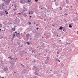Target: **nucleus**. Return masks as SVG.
Here are the masks:
<instances>
[{"label":"nucleus","instance_id":"nucleus-1","mask_svg":"<svg viewBox=\"0 0 78 78\" xmlns=\"http://www.w3.org/2000/svg\"><path fill=\"white\" fill-rule=\"evenodd\" d=\"M47 58L45 61V64H47V63L49 62V59H50V57H48V56H47Z\"/></svg>","mask_w":78,"mask_h":78},{"label":"nucleus","instance_id":"nucleus-2","mask_svg":"<svg viewBox=\"0 0 78 78\" xmlns=\"http://www.w3.org/2000/svg\"><path fill=\"white\" fill-rule=\"evenodd\" d=\"M5 4L6 5H7L8 6L9 5V3H10V2L8 0H6L5 1Z\"/></svg>","mask_w":78,"mask_h":78},{"label":"nucleus","instance_id":"nucleus-3","mask_svg":"<svg viewBox=\"0 0 78 78\" xmlns=\"http://www.w3.org/2000/svg\"><path fill=\"white\" fill-rule=\"evenodd\" d=\"M14 66V64L12 63L11 64V66L10 67V69H12L13 67Z\"/></svg>","mask_w":78,"mask_h":78},{"label":"nucleus","instance_id":"nucleus-4","mask_svg":"<svg viewBox=\"0 0 78 78\" xmlns=\"http://www.w3.org/2000/svg\"><path fill=\"white\" fill-rule=\"evenodd\" d=\"M5 15V12H1V13H0V16H4Z\"/></svg>","mask_w":78,"mask_h":78},{"label":"nucleus","instance_id":"nucleus-5","mask_svg":"<svg viewBox=\"0 0 78 78\" xmlns=\"http://www.w3.org/2000/svg\"><path fill=\"white\" fill-rule=\"evenodd\" d=\"M8 68H7V67H5V68H4L3 69V70L5 71H7V70H8Z\"/></svg>","mask_w":78,"mask_h":78},{"label":"nucleus","instance_id":"nucleus-6","mask_svg":"<svg viewBox=\"0 0 78 78\" xmlns=\"http://www.w3.org/2000/svg\"><path fill=\"white\" fill-rule=\"evenodd\" d=\"M15 20L16 21V22H19L20 21V20L19 19H15Z\"/></svg>","mask_w":78,"mask_h":78},{"label":"nucleus","instance_id":"nucleus-7","mask_svg":"<svg viewBox=\"0 0 78 78\" xmlns=\"http://www.w3.org/2000/svg\"><path fill=\"white\" fill-rule=\"evenodd\" d=\"M42 45H41V47H43V48H45V46H44V43H42Z\"/></svg>","mask_w":78,"mask_h":78},{"label":"nucleus","instance_id":"nucleus-8","mask_svg":"<svg viewBox=\"0 0 78 78\" xmlns=\"http://www.w3.org/2000/svg\"><path fill=\"white\" fill-rule=\"evenodd\" d=\"M11 30H12V31H16V28H15L14 27H13L12 28Z\"/></svg>","mask_w":78,"mask_h":78},{"label":"nucleus","instance_id":"nucleus-9","mask_svg":"<svg viewBox=\"0 0 78 78\" xmlns=\"http://www.w3.org/2000/svg\"><path fill=\"white\" fill-rule=\"evenodd\" d=\"M59 29H60V30H62V29H63V27H62V26H61L59 28Z\"/></svg>","mask_w":78,"mask_h":78},{"label":"nucleus","instance_id":"nucleus-10","mask_svg":"<svg viewBox=\"0 0 78 78\" xmlns=\"http://www.w3.org/2000/svg\"><path fill=\"white\" fill-rule=\"evenodd\" d=\"M2 8H3V6H5V4L4 3H2Z\"/></svg>","mask_w":78,"mask_h":78},{"label":"nucleus","instance_id":"nucleus-11","mask_svg":"<svg viewBox=\"0 0 78 78\" xmlns=\"http://www.w3.org/2000/svg\"><path fill=\"white\" fill-rule=\"evenodd\" d=\"M66 29H67V27H63V29L64 30H66Z\"/></svg>","mask_w":78,"mask_h":78},{"label":"nucleus","instance_id":"nucleus-12","mask_svg":"<svg viewBox=\"0 0 78 78\" xmlns=\"http://www.w3.org/2000/svg\"><path fill=\"white\" fill-rule=\"evenodd\" d=\"M23 2H24V0H20V2L21 3H22Z\"/></svg>","mask_w":78,"mask_h":78},{"label":"nucleus","instance_id":"nucleus-13","mask_svg":"<svg viewBox=\"0 0 78 78\" xmlns=\"http://www.w3.org/2000/svg\"><path fill=\"white\" fill-rule=\"evenodd\" d=\"M59 8L60 10H62V9L63 8V7H59Z\"/></svg>","mask_w":78,"mask_h":78},{"label":"nucleus","instance_id":"nucleus-14","mask_svg":"<svg viewBox=\"0 0 78 78\" xmlns=\"http://www.w3.org/2000/svg\"><path fill=\"white\" fill-rule=\"evenodd\" d=\"M23 16H24V17H27V14L24 13L23 14Z\"/></svg>","mask_w":78,"mask_h":78},{"label":"nucleus","instance_id":"nucleus-15","mask_svg":"<svg viewBox=\"0 0 78 78\" xmlns=\"http://www.w3.org/2000/svg\"><path fill=\"white\" fill-rule=\"evenodd\" d=\"M69 28H72V25H71V24H69Z\"/></svg>","mask_w":78,"mask_h":78},{"label":"nucleus","instance_id":"nucleus-16","mask_svg":"<svg viewBox=\"0 0 78 78\" xmlns=\"http://www.w3.org/2000/svg\"><path fill=\"white\" fill-rule=\"evenodd\" d=\"M29 36H30V34H26V37H29Z\"/></svg>","mask_w":78,"mask_h":78},{"label":"nucleus","instance_id":"nucleus-17","mask_svg":"<svg viewBox=\"0 0 78 78\" xmlns=\"http://www.w3.org/2000/svg\"><path fill=\"white\" fill-rule=\"evenodd\" d=\"M26 43H27V44L28 45L30 44V42H27Z\"/></svg>","mask_w":78,"mask_h":78},{"label":"nucleus","instance_id":"nucleus-18","mask_svg":"<svg viewBox=\"0 0 78 78\" xmlns=\"http://www.w3.org/2000/svg\"><path fill=\"white\" fill-rule=\"evenodd\" d=\"M66 2L67 4H69V1L66 0Z\"/></svg>","mask_w":78,"mask_h":78},{"label":"nucleus","instance_id":"nucleus-19","mask_svg":"<svg viewBox=\"0 0 78 78\" xmlns=\"http://www.w3.org/2000/svg\"><path fill=\"white\" fill-rule=\"evenodd\" d=\"M36 30H34V31H33V33H36Z\"/></svg>","mask_w":78,"mask_h":78},{"label":"nucleus","instance_id":"nucleus-20","mask_svg":"<svg viewBox=\"0 0 78 78\" xmlns=\"http://www.w3.org/2000/svg\"><path fill=\"white\" fill-rule=\"evenodd\" d=\"M13 31H12V30H11L10 31L11 34H12V32H13Z\"/></svg>","mask_w":78,"mask_h":78},{"label":"nucleus","instance_id":"nucleus-21","mask_svg":"<svg viewBox=\"0 0 78 78\" xmlns=\"http://www.w3.org/2000/svg\"><path fill=\"white\" fill-rule=\"evenodd\" d=\"M35 74L36 75H38V73H36V72H35Z\"/></svg>","mask_w":78,"mask_h":78},{"label":"nucleus","instance_id":"nucleus-22","mask_svg":"<svg viewBox=\"0 0 78 78\" xmlns=\"http://www.w3.org/2000/svg\"><path fill=\"white\" fill-rule=\"evenodd\" d=\"M27 0V3H28V2H29V3H30V1H31V0Z\"/></svg>","mask_w":78,"mask_h":78},{"label":"nucleus","instance_id":"nucleus-23","mask_svg":"<svg viewBox=\"0 0 78 78\" xmlns=\"http://www.w3.org/2000/svg\"><path fill=\"white\" fill-rule=\"evenodd\" d=\"M57 55H59V51H57Z\"/></svg>","mask_w":78,"mask_h":78},{"label":"nucleus","instance_id":"nucleus-24","mask_svg":"<svg viewBox=\"0 0 78 78\" xmlns=\"http://www.w3.org/2000/svg\"><path fill=\"white\" fill-rule=\"evenodd\" d=\"M17 34L18 35V36H20V33H18Z\"/></svg>","mask_w":78,"mask_h":78},{"label":"nucleus","instance_id":"nucleus-25","mask_svg":"<svg viewBox=\"0 0 78 78\" xmlns=\"http://www.w3.org/2000/svg\"><path fill=\"white\" fill-rule=\"evenodd\" d=\"M1 27H2V24H0V28H1Z\"/></svg>","mask_w":78,"mask_h":78},{"label":"nucleus","instance_id":"nucleus-26","mask_svg":"<svg viewBox=\"0 0 78 78\" xmlns=\"http://www.w3.org/2000/svg\"><path fill=\"white\" fill-rule=\"evenodd\" d=\"M47 69L48 70V69H50V67L49 66H48L47 68Z\"/></svg>","mask_w":78,"mask_h":78},{"label":"nucleus","instance_id":"nucleus-27","mask_svg":"<svg viewBox=\"0 0 78 78\" xmlns=\"http://www.w3.org/2000/svg\"><path fill=\"white\" fill-rule=\"evenodd\" d=\"M28 23H29V25H31V23L30 22H29Z\"/></svg>","mask_w":78,"mask_h":78},{"label":"nucleus","instance_id":"nucleus-28","mask_svg":"<svg viewBox=\"0 0 78 78\" xmlns=\"http://www.w3.org/2000/svg\"><path fill=\"white\" fill-rule=\"evenodd\" d=\"M63 31H64V32H66V30H64V29H63Z\"/></svg>","mask_w":78,"mask_h":78},{"label":"nucleus","instance_id":"nucleus-29","mask_svg":"<svg viewBox=\"0 0 78 78\" xmlns=\"http://www.w3.org/2000/svg\"><path fill=\"white\" fill-rule=\"evenodd\" d=\"M21 13L22 14H23V13H24V12L23 11H22Z\"/></svg>","mask_w":78,"mask_h":78},{"label":"nucleus","instance_id":"nucleus-30","mask_svg":"<svg viewBox=\"0 0 78 78\" xmlns=\"http://www.w3.org/2000/svg\"><path fill=\"white\" fill-rule=\"evenodd\" d=\"M33 67H34V69H36V67L35 66H33Z\"/></svg>","mask_w":78,"mask_h":78},{"label":"nucleus","instance_id":"nucleus-31","mask_svg":"<svg viewBox=\"0 0 78 78\" xmlns=\"http://www.w3.org/2000/svg\"><path fill=\"white\" fill-rule=\"evenodd\" d=\"M38 29H39V28H38V27H37L36 29V30H38Z\"/></svg>","mask_w":78,"mask_h":78},{"label":"nucleus","instance_id":"nucleus-32","mask_svg":"<svg viewBox=\"0 0 78 78\" xmlns=\"http://www.w3.org/2000/svg\"><path fill=\"white\" fill-rule=\"evenodd\" d=\"M18 45H19L20 47V43H19Z\"/></svg>","mask_w":78,"mask_h":78},{"label":"nucleus","instance_id":"nucleus-33","mask_svg":"<svg viewBox=\"0 0 78 78\" xmlns=\"http://www.w3.org/2000/svg\"><path fill=\"white\" fill-rule=\"evenodd\" d=\"M34 24H36V22H35V21H34Z\"/></svg>","mask_w":78,"mask_h":78},{"label":"nucleus","instance_id":"nucleus-34","mask_svg":"<svg viewBox=\"0 0 78 78\" xmlns=\"http://www.w3.org/2000/svg\"><path fill=\"white\" fill-rule=\"evenodd\" d=\"M66 8H69V6H66Z\"/></svg>","mask_w":78,"mask_h":78},{"label":"nucleus","instance_id":"nucleus-35","mask_svg":"<svg viewBox=\"0 0 78 78\" xmlns=\"http://www.w3.org/2000/svg\"><path fill=\"white\" fill-rule=\"evenodd\" d=\"M11 39L12 40V41H14V39H13V38H11Z\"/></svg>","mask_w":78,"mask_h":78},{"label":"nucleus","instance_id":"nucleus-36","mask_svg":"<svg viewBox=\"0 0 78 78\" xmlns=\"http://www.w3.org/2000/svg\"><path fill=\"white\" fill-rule=\"evenodd\" d=\"M38 1V0H35V2H37Z\"/></svg>","mask_w":78,"mask_h":78},{"label":"nucleus","instance_id":"nucleus-37","mask_svg":"<svg viewBox=\"0 0 78 78\" xmlns=\"http://www.w3.org/2000/svg\"><path fill=\"white\" fill-rule=\"evenodd\" d=\"M7 12V10H5V13H6V12Z\"/></svg>","mask_w":78,"mask_h":78},{"label":"nucleus","instance_id":"nucleus-38","mask_svg":"<svg viewBox=\"0 0 78 78\" xmlns=\"http://www.w3.org/2000/svg\"><path fill=\"white\" fill-rule=\"evenodd\" d=\"M37 55H35V58H36V57H37Z\"/></svg>","mask_w":78,"mask_h":78},{"label":"nucleus","instance_id":"nucleus-39","mask_svg":"<svg viewBox=\"0 0 78 78\" xmlns=\"http://www.w3.org/2000/svg\"><path fill=\"white\" fill-rule=\"evenodd\" d=\"M58 58H57L56 59V61H58Z\"/></svg>","mask_w":78,"mask_h":78},{"label":"nucleus","instance_id":"nucleus-40","mask_svg":"<svg viewBox=\"0 0 78 78\" xmlns=\"http://www.w3.org/2000/svg\"><path fill=\"white\" fill-rule=\"evenodd\" d=\"M44 56H47V54H45L44 55Z\"/></svg>","mask_w":78,"mask_h":78},{"label":"nucleus","instance_id":"nucleus-41","mask_svg":"<svg viewBox=\"0 0 78 78\" xmlns=\"http://www.w3.org/2000/svg\"><path fill=\"white\" fill-rule=\"evenodd\" d=\"M39 56H40V55H41V53H39Z\"/></svg>","mask_w":78,"mask_h":78},{"label":"nucleus","instance_id":"nucleus-42","mask_svg":"<svg viewBox=\"0 0 78 78\" xmlns=\"http://www.w3.org/2000/svg\"><path fill=\"white\" fill-rule=\"evenodd\" d=\"M65 15H66V16H67V14L66 13H65Z\"/></svg>","mask_w":78,"mask_h":78},{"label":"nucleus","instance_id":"nucleus-43","mask_svg":"<svg viewBox=\"0 0 78 78\" xmlns=\"http://www.w3.org/2000/svg\"><path fill=\"white\" fill-rule=\"evenodd\" d=\"M27 10H24V9H23V11H27Z\"/></svg>","mask_w":78,"mask_h":78},{"label":"nucleus","instance_id":"nucleus-44","mask_svg":"<svg viewBox=\"0 0 78 78\" xmlns=\"http://www.w3.org/2000/svg\"><path fill=\"white\" fill-rule=\"evenodd\" d=\"M66 44H69L70 43H68V42H66Z\"/></svg>","mask_w":78,"mask_h":78},{"label":"nucleus","instance_id":"nucleus-45","mask_svg":"<svg viewBox=\"0 0 78 78\" xmlns=\"http://www.w3.org/2000/svg\"><path fill=\"white\" fill-rule=\"evenodd\" d=\"M8 14V12H7L6 13V15H7V14Z\"/></svg>","mask_w":78,"mask_h":78},{"label":"nucleus","instance_id":"nucleus-46","mask_svg":"<svg viewBox=\"0 0 78 78\" xmlns=\"http://www.w3.org/2000/svg\"><path fill=\"white\" fill-rule=\"evenodd\" d=\"M15 33V34H17V32L16 31Z\"/></svg>","mask_w":78,"mask_h":78},{"label":"nucleus","instance_id":"nucleus-47","mask_svg":"<svg viewBox=\"0 0 78 78\" xmlns=\"http://www.w3.org/2000/svg\"><path fill=\"white\" fill-rule=\"evenodd\" d=\"M11 58V56H9L8 57L9 59V58Z\"/></svg>","mask_w":78,"mask_h":78},{"label":"nucleus","instance_id":"nucleus-48","mask_svg":"<svg viewBox=\"0 0 78 78\" xmlns=\"http://www.w3.org/2000/svg\"><path fill=\"white\" fill-rule=\"evenodd\" d=\"M18 14H19V15L22 14V13H18Z\"/></svg>","mask_w":78,"mask_h":78},{"label":"nucleus","instance_id":"nucleus-49","mask_svg":"<svg viewBox=\"0 0 78 78\" xmlns=\"http://www.w3.org/2000/svg\"><path fill=\"white\" fill-rule=\"evenodd\" d=\"M55 5H56V6H58V4H57V3H55Z\"/></svg>","mask_w":78,"mask_h":78},{"label":"nucleus","instance_id":"nucleus-50","mask_svg":"<svg viewBox=\"0 0 78 78\" xmlns=\"http://www.w3.org/2000/svg\"><path fill=\"white\" fill-rule=\"evenodd\" d=\"M58 61L59 62H60V60H58Z\"/></svg>","mask_w":78,"mask_h":78},{"label":"nucleus","instance_id":"nucleus-51","mask_svg":"<svg viewBox=\"0 0 78 78\" xmlns=\"http://www.w3.org/2000/svg\"><path fill=\"white\" fill-rule=\"evenodd\" d=\"M73 21H75L76 20H75V19H74L73 20Z\"/></svg>","mask_w":78,"mask_h":78},{"label":"nucleus","instance_id":"nucleus-52","mask_svg":"<svg viewBox=\"0 0 78 78\" xmlns=\"http://www.w3.org/2000/svg\"><path fill=\"white\" fill-rule=\"evenodd\" d=\"M36 62V60H34V62Z\"/></svg>","mask_w":78,"mask_h":78},{"label":"nucleus","instance_id":"nucleus-53","mask_svg":"<svg viewBox=\"0 0 78 78\" xmlns=\"http://www.w3.org/2000/svg\"><path fill=\"white\" fill-rule=\"evenodd\" d=\"M52 27H55V25H53V24H52Z\"/></svg>","mask_w":78,"mask_h":78},{"label":"nucleus","instance_id":"nucleus-54","mask_svg":"<svg viewBox=\"0 0 78 78\" xmlns=\"http://www.w3.org/2000/svg\"><path fill=\"white\" fill-rule=\"evenodd\" d=\"M41 6H41V5H40V6H39V7L40 8H41Z\"/></svg>","mask_w":78,"mask_h":78},{"label":"nucleus","instance_id":"nucleus-55","mask_svg":"<svg viewBox=\"0 0 78 78\" xmlns=\"http://www.w3.org/2000/svg\"><path fill=\"white\" fill-rule=\"evenodd\" d=\"M33 52H34V51L32 50V53H33Z\"/></svg>","mask_w":78,"mask_h":78},{"label":"nucleus","instance_id":"nucleus-56","mask_svg":"<svg viewBox=\"0 0 78 78\" xmlns=\"http://www.w3.org/2000/svg\"><path fill=\"white\" fill-rule=\"evenodd\" d=\"M5 30H6V28H4V31H5Z\"/></svg>","mask_w":78,"mask_h":78},{"label":"nucleus","instance_id":"nucleus-57","mask_svg":"<svg viewBox=\"0 0 78 78\" xmlns=\"http://www.w3.org/2000/svg\"><path fill=\"white\" fill-rule=\"evenodd\" d=\"M22 51V52H23L24 51H24V50H23Z\"/></svg>","mask_w":78,"mask_h":78},{"label":"nucleus","instance_id":"nucleus-58","mask_svg":"<svg viewBox=\"0 0 78 78\" xmlns=\"http://www.w3.org/2000/svg\"><path fill=\"white\" fill-rule=\"evenodd\" d=\"M13 36H16V35H15V34H14L13 35Z\"/></svg>","mask_w":78,"mask_h":78},{"label":"nucleus","instance_id":"nucleus-59","mask_svg":"<svg viewBox=\"0 0 78 78\" xmlns=\"http://www.w3.org/2000/svg\"><path fill=\"white\" fill-rule=\"evenodd\" d=\"M44 21H46V20L45 19H44Z\"/></svg>","mask_w":78,"mask_h":78},{"label":"nucleus","instance_id":"nucleus-60","mask_svg":"<svg viewBox=\"0 0 78 78\" xmlns=\"http://www.w3.org/2000/svg\"><path fill=\"white\" fill-rule=\"evenodd\" d=\"M14 6H15V8H16V5H14Z\"/></svg>","mask_w":78,"mask_h":78},{"label":"nucleus","instance_id":"nucleus-61","mask_svg":"<svg viewBox=\"0 0 78 78\" xmlns=\"http://www.w3.org/2000/svg\"><path fill=\"white\" fill-rule=\"evenodd\" d=\"M15 27H17V26H15L14 28H15Z\"/></svg>","mask_w":78,"mask_h":78},{"label":"nucleus","instance_id":"nucleus-62","mask_svg":"<svg viewBox=\"0 0 78 78\" xmlns=\"http://www.w3.org/2000/svg\"><path fill=\"white\" fill-rule=\"evenodd\" d=\"M1 62H3V61H2V60L1 61Z\"/></svg>","mask_w":78,"mask_h":78},{"label":"nucleus","instance_id":"nucleus-63","mask_svg":"<svg viewBox=\"0 0 78 78\" xmlns=\"http://www.w3.org/2000/svg\"><path fill=\"white\" fill-rule=\"evenodd\" d=\"M46 33H44V35H45V34H46Z\"/></svg>","mask_w":78,"mask_h":78},{"label":"nucleus","instance_id":"nucleus-64","mask_svg":"<svg viewBox=\"0 0 78 78\" xmlns=\"http://www.w3.org/2000/svg\"><path fill=\"white\" fill-rule=\"evenodd\" d=\"M77 34H78V31L77 32Z\"/></svg>","mask_w":78,"mask_h":78}]
</instances>
